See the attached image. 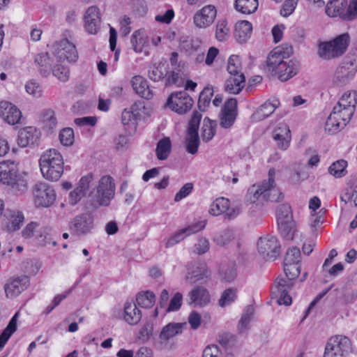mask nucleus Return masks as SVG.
<instances>
[{
    "label": "nucleus",
    "instance_id": "5",
    "mask_svg": "<svg viewBox=\"0 0 357 357\" xmlns=\"http://www.w3.org/2000/svg\"><path fill=\"white\" fill-rule=\"evenodd\" d=\"M241 61L238 55H231L228 59L227 70L230 77L225 82V89L229 93L238 94L245 86V77L241 73Z\"/></svg>",
    "mask_w": 357,
    "mask_h": 357
},
{
    "label": "nucleus",
    "instance_id": "55",
    "mask_svg": "<svg viewBox=\"0 0 357 357\" xmlns=\"http://www.w3.org/2000/svg\"><path fill=\"white\" fill-rule=\"evenodd\" d=\"M59 139L64 146H70L74 141V132L70 128H66L61 130L59 133Z\"/></svg>",
    "mask_w": 357,
    "mask_h": 357
},
{
    "label": "nucleus",
    "instance_id": "63",
    "mask_svg": "<svg viewBox=\"0 0 357 357\" xmlns=\"http://www.w3.org/2000/svg\"><path fill=\"white\" fill-rule=\"evenodd\" d=\"M202 115L198 112H194L192 118L188 123V132H198L199 126Z\"/></svg>",
    "mask_w": 357,
    "mask_h": 357
},
{
    "label": "nucleus",
    "instance_id": "9",
    "mask_svg": "<svg viewBox=\"0 0 357 357\" xmlns=\"http://www.w3.org/2000/svg\"><path fill=\"white\" fill-rule=\"evenodd\" d=\"M94 227V217L91 213L86 212L75 215L69 224L72 235L82 236L88 234Z\"/></svg>",
    "mask_w": 357,
    "mask_h": 357
},
{
    "label": "nucleus",
    "instance_id": "20",
    "mask_svg": "<svg viewBox=\"0 0 357 357\" xmlns=\"http://www.w3.org/2000/svg\"><path fill=\"white\" fill-rule=\"evenodd\" d=\"M215 6L208 5L202 8L194 15V22L199 28H206L210 26L216 17Z\"/></svg>",
    "mask_w": 357,
    "mask_h": 357
},
{
    "label": "nucleus",
    "instance_id": "2",
    "mask_svg": "<svg viewBox=\"0 0 357 357\" xmlns=\"http://www.w3.org/2000/svg\"><path fill=\"white\" fill-rule=\"evenodd\" d=\"M39 165L43 176L48 181H57L63 174L64 160L55 149H50L40 155Z\"/></svg>",
    "mask_w": 357,
    "mask_h": 357
},
{
    "label": "nucleus",
    "instance_id": "64",
    "mask_svg": "<svg viewBox=\"0 0 357 357\" xmlns=\"http://www.w3.org/2000/svg\"><path fill=\"white\" fill-rule=\"evenodd\" d=\"M193 190V184L192 183H185L179 191L175 195L174 202H178L182 199L189 195Z\"/></svg>",
    "mask_w": 357,
    "mask_h": 357
},
{
    "label": "nucleus",
    "instance_id": "10",
    "mask_svg": "<svg viewBox=\"0 0 357 357\" xmlns=\"http://www.w3.org/2000/svg\"><path fill=\"white\" fill-rule=\"evenodd\" d=\"M351 347L349 339L344 335H335L328 339L324 357H344Z\"/></svg>",
    "mask_w": 357,
    "mask_h": 357
},
{
    "label": "nucleus",
    "instance_id": "61",
    "mask_svg": "<svg viewBox=\"0 0 357 357\" xmlns=\"http://www.w3.org/2000/svg\"><path fill=\"white\" fill-rule=\"evenodd\" d=\"M183 295L177 292L170 300L168 307L166 309V312H174L178 310L182 305Z\"/></svg>",
    "mask_w": 357,
    "mask_h": 357
},
{
    "label": "nucleus",
    "instance_id": "46",
    "mask_svg": "<svg viewBox=\"0 0 357 357\" xmlns=\"http://www.w3.org/2000/svg\"><path fill=\"white\" fill-rule=\"evenodd\" d=\"M137 304L144 308L151 307L155 302V294L150 291L139 293L136 298Z\"/></svg>",
    "mask_w": 357,
    "mask_h": 357
},
{
    "label": "nucleus",
    "instance_id": "44",
    "mask_svg": "<svg viewBox=\"0 0 357 357\" xmlns=\"http://www.w3.org/2000/svg\"><path fill=\"white\" fill-rule=\"evenodd\" d=\"M185 148L188 153L195 155L197 153L199 145L198 132H188L185 140Z\"/></svg>",
    "mask_w": 357,
    "mask_h": 357
},
{
    "label": "nucleus",
    "instance_id": "43",
    "mask_svg": "<svg viewBox=\"0 0 357 357\" xmlns=\"http://www.w3.org/2000/svg\"><path fill=\"white\" fill-rule=\"evenodd\" d=\"M278 229L283 238L291 240L295 231V222L293 220H282L278 222Z\"/></svg>",
    "mask_w": 357,
    "mask_h": 357
},
{
    "label": "nucleus",
    "instance_id": "22",
    "mask_svg": "<svg viewBox=\"0 0 357 357\" xmlns=\"http://www.w3.org/2000/svg\"><path fill=\"white\" fill-rule=\"evenodd\" d=\"M189 304L193 307H204L208 305L211 301L208 291L202 286H197L189 293Z\"/></svg>",
    "mask_w": 357,
    "mask_h": 357
},
{
    "label": "nucleus",
    "instance_id": "45",
    "mask_svg": "<svg viewBox=\"0 0 357 357\" xmlns=\"http://www.w3.org/2000/svg\"><path fill=\"white\" fill-rule=\"evenodd\" d=\"M254 312L255 310L252 305H250L245 307L238 322V330L239 333H242L248 328V324L253 317Z\"/></svg>",
    "mask_w": 357,
    "mask_h": 357
},
{
    "label": "nucleus",
    "instance_id": "18",
    "mask_svg": "<svg viewBox=\"0 0 357 357\" xmlns=\"http://www.w3.org/2000/svg\"><path fill=\"white\" fill-rule=\"evenodd\" d=\"M268 176L267 181H264L259 185H254L249 189L247 197L250 202L255 203L259 197H262L264 199V193H266V190L269 186H272L274 184L275 170L273 168L269 169Z\"/></svg>",
    "mask_w": 357,
    "mask_h": 357
},
{
    "label": "nucleus",
    "instance_id": "12",
    "mask_svg": "<svg viewBox=\"0 0 357 357\" xmlns=\"http://www.w3.org/2000/svg\"><path fill=\"white\" fill-rule=\"evenodd\" d=\"M293 285L292 280L285 277H278L272 287L271 294L272 296L277 299L279 305H289L291 303V297L289 295V291Z\"/></svg>",
    "mask_w": 357,
    "mask_h": 357
},
{
    "label": "nucleus",
    "instance_id": "52",
    "mask_svg": "<svg viewBox=\"0 0 357 357\" xmlns=\"http://www.w3.org/2000/svg\"><path fill=\"white\" fill-rule=\"evenodd\" d=\"M237 289L229 288L225 289L219 299L218 303L220 307H225L234 302L236 297Z\"/></svg>",
    "mask_w": 357,
    "mask_h": 357
},
{
    "label": "nucleus",
    "instance_id": "39",
    "mask_svg": "<svg viewBox=\"0 0 357 357\" xmlns=\"http://www.w3.org/2000/svg\"><path fill=\"white\" fill-rule=\"evenodd\" d=\"M357 104L356 94L354 93L351 94V92H345L341 98L339 100L337 105L333 107L335 110L340 111L342 108L346 107H354Z\"/></svg>",
    "mask_w": 357,
    "mask_h": 357
},
{
    "label": "nucleus",
    "instance_id": "4",
    "mask_svg": "<svg viewBox=\"0 0 357 357\" xmlns=\"http://www.w3.org/2000/svg\"><path fill=\"white\" fill-rule=\"evenodd\" d=\"M357 72V48L351 50L335 72L333 83L343 86L350 82Z\"/></svg>",
    "mask_w": 357,
    "mask_h": 357
},
{
    "label": "nucleus",
    "instance_id": "33",
    "mask_svg": "<svg viewBox=\"0 0 357 357\" xmlns=\"http://www.w3.org/2000/svg\"><path fill=\"white\" fill-rule=\"evenodd\" d=\"M206 226V223L204 221H200L192 224L191 225L188 226L185 228H183L178 231H176L174 235V238L177 241L178 243L187 236L195 234L199 231L202 230Z\"/></svg>",
    "mask_w": 357,
    "mask_h": 357
},
{
    "label": "nucleus",
    "instance_id": "37",
    "mask_svg": "<svg viewBox=\"0 0 357 357\" xmlns=\"http://www.w3.org/2000/svg\"><path fill=\"white\" fill-rule=\"evenodd\" d=\"M172 149V144L169 137H164L160 139L156 146L155 153L157 158L160 160H166Z\"/></svg>",
    "mask_w": 357,
    "mask_h": 357
},
{
    "label": "nucleus",
    "instance_id": "21",
    "mask_svg": "<svg viewBox=\"0 0 357 357\" xmlns=\"http://www.w3.org/2000/svg\"><path fill=\"white\" fill-rule=\"evenodd\" d=\"M100 17L99 9L96 6H91L86 10L84 15V27L91 34H96L100 29Z\"/></svg>",
    "mask_w": 357,
    "mask_h": 357
},
{
    "label": "nucleus",
    "instance_id": "25",
    "mask_svg": "<svg viewBox=\"0 0 357 357\" xmlns=\"http://www.w3.org/2000/svg\"><path fill=\"white\" fill-rule=\"evenodd\" d=\"M273 135L280 149L285 150L288 148L291 136L289 128L287 124L280 123L274 130Z\"/></svg>",
    "mask_w": 357,
    "mask_h": 357
},
{
    "label": "nucleus",
    "instance_id": "28",
    "mask_svg": "<svg viewBox=\"0 0 357 357\" xmlns=\"http://www.w3.org/2000/svg\"><path fill=\"white\" fill-rule=\"evenodd\" d=\"M38 132L35 127L29 126L20 132L18 135V144L22 147H26L37 142Z\"/></svg>",
    "mask_w": 357,
    "mask_h": 357
},
{
    "label": "nucleus",
    "instance_id": "49",
    "mask_svg": "<svg viewBox=\"0 0 357 357\" xmlns=\"http://www.w3.org/2000/svg\"><path fill=\"white\" fill-rule=\"evenodd\" d=\"M51 72L52 75L61 82H66L69 79V68L60 62H58L54 66Z\"/></svg>",
    "mask_w": 357,
    "mask_h": 357
},
{
    "label": "nucleus",
    "instance_id": "62",
    "mask_svg": "<svg viewBox=\"0 0 357 357\" xmlns=\"http://www.w3.org/2000/svg\"><path fill=\"white\" fill-rule=\"evenodd\" d=\"M298 0H286L280 10V15L283 17L289 16L295 10Z\"/></svg>",
    "mask_w": 357,
    "mask_h": 357
},
{
    "label": "nucleus",
    "instance_id": "54",
    "mask_svg": "<svg viewBox=\"0 0 357 357\" xmlns=\"http://www.w3.org/2000/svg\"><path fill=\"white\" fill-rule=\"evenodd\" d=\"M277 221L280 222L282 220H293V216L291 207L287 204H283L278 206L277 211Z\"/></svg>",
    "mask_w": 357,
    "mask_h": 357
},
{
    "label": "nucleus",
    "instance_id": "40",
    "mask_svg": "<svg viewBox=\"0 0 357 357\" xmlns=\"http://www.w3.org/2000/svg\"><path fill=\"white\" fill-rule=\"evenodd\" d=\"M229 200L225 197L216 199L210 206L209 213L213 215H221L228 209Z\"/></svg>",
    "mask_w": 357,
    "mask_h": 357
},
{
    "label": "nucleus",
    "instance_id": "1",
    "mask_svg": "<svg viewBox=\"0 0 357 357\" xmlns=\"http://www.w3.org/2000/svg\"><path fill=\"white\" fill-rule=\"evenodd\" d=\"M292 53L291 46L287 47V52L274 49L268 54L264 70L268 75H277L281 82H287L298 73L301 67L299 61L296 59H284L285 55L289 56Z\"/></svg>",
    "mask_w": 357,
    "mask_h": 357
},
{
    "label": "nucleus",
    "instance_id": "47",
    "mask_svg": "<svg viewBox=\"0 0 357 357\" xmlns=\"http://www.w3.org/2000/svg\"><path fill=\"white\" fill-rule=\"evenodd\" d=\"M213 96V90L212 87L206 86L203 91L200 93L198 99V107L202 112H204L208 107L211 98Z\"/></svg>",
    "mask_w": 357,
    "mask_h": 357
},
{
    "label": "nucleus",
    "instance_id": "42",
    "mask_svg": "<svg viewBox=\"0 0 357 357\" xmlns=\"http://www.w3.org/2000/svg\"><path fill=\"white\" fill-rule=\"evenodd\" d=\"M167 72V65L160 63L158 66L151 67L149 70V77L154 82H159L165 78Z\"/></svg>",
    "mask_w": 357,
    "mask_h": 357
},
{
    "label": "nucleus",
    "instance_id": "8",
    "mask_svg": "<svg viewBox=\"0 0 357 357\" xmlns=\"http://www.w3.org/2000/svg\"><path fill=\"white\" fill-rule=\"evenodd\" d=\"M354 107L342 108L337 111L335 108L326 120L325 129L331 133L337 132L340 128H344L354 114Z\"/></svg>",
    "mask_w": 357,
    "mask_h": 357
},
{
    "label": "nucleus",
    "instance_id": "31",
    "mask_svg": "<svg viewBox=\"0 0 357 357\" xmlns=\"http://www.w3.org/2000/svg\"><path fill=\"white\" fill-rule=\"evenodd\" d=\"M132 49L135 52H142L145 47L149 45L148 36L143 29L135 31L130 38Z\"/></svg>",
    "mask_w": 357,
    "mask_h": 357
},
{
    "label": "nucleus",
    "instance_id": "13",
    "mask_svg": "<svg viewBox=\"0 0 357 357\" xmlns=\"http://www.w3.org/2000/svg\"><path fill=\"white\" fill-rule=\"evenodd\" d=\"M257 250L266 260H275L280 255V245L276 237L266 236L258 240Z\"/></svg>",
    "mask_w": 357,
    "mask_h": 357
},
{
    "label": "nucleus",
    "instance_id": "15",
    "mask_svg": "<svg viewBox=\"0 0 357 357\" xmlns=\"http://www.w3.org/2000/svg\"><path fill=\"white\" fill-rule=\"evenodd\" d=\"M29 278L26 275H20L10 278L4 285V290L8 298H15L27 289Z\"/></svg>",
    "mask_w": 357,
    "mask_h": 357
},
{
    "label": "nucleus",
    "instance_id": "29",
    "mask_svg": "<svg viewBox=\"0 0 357 357\" xmlns=\"http://www.w3.org/2000/svg\"><path fill=\"white\" fill-rule=\"evenodd\" d=\"M187 326L185 322L175 323L171 322L165 326L160 334V338L164 341H167L176 335L182 333L183 328Z\"/></svg>",
    "mask_w": 357,
    "mask_h": 357
},
{
    "label": "nucleus",
    "instance_id": "19",
    "mask_svg": "<svg viewBox=\"0 0 357 357\" xmlns=\"http://www.w3.org/2000/svg\"><path fill=\"white\" fill-rule=\"evenodd\" d=\"M0 117L10 125L20 123L21 111L13 103L8 101L0 102Z\"/></svg>",
    "mask_w": 357,
    "mask_h": 357
},
{
    "label": "nucleus",
    "instance_id": "41",
    "mask_svg": "<svg viewBox=\"0 0 357 357\" xmlns=\"http://www.w3.org/2000/svg\"><path fill=\"white\" fill-rule=\"evenodd\" d=\"M200 41L198 39L188 36H181L179 39V47L181 50L186 53L191 54L196 51L199 47Z\"/></svg>",
    "mask_w": 357,
    "mask_h": 357
},
{
    "label": "nucleus",
    "instance_id": "50",
    "mask_svg": "<svg viewBox=\"0 0 357 357\" xmlns=\"http://www.w3.org/2000/svg\"><path fill=\"white\" fill-rule=\"evenodd\" d=\"M230 29L226 20H218L216 25L215 38L219 41H225L229 36Z\"/></svg>",
    "mask_w": 357,
    "mask_h": 357
},
{
    "label": "nucleus",
    "instance_id": "57",
    "mask_svg": "<svg viewBox=\"0 0 357 357\" xmlns=\"http://www.w3.org/2000/svg\"><path fill=\"white\" fill-rule=\"evenodd\" d=\"M209 248V241L205 237H201L197 239V243L195 244L193 252L201 255L207 252Z\"/></svg>",
    "mask_w": 357,
    "mask_h": 357
},
{
    "label": "nucleus",
    "instance_id": "17",
    "mask_svg": "<svg viewBox=\"0 0 357 357\" xmlns=\"http://www.w3.org/2000/svg\"><path fill=\"white\" fill-rule=\"evenodd\" d=\"M236 116L237 100L235 98H230L225 102L220 114V126L224 128H231L235 122Z\"/></svg>",
    "mask_w": 357,
    "mask_h": 357
},
{
    "label": "nucleus",
    "instance_id": "53",
    "mask_svg": "<svg viewBox=\"0 0 357 357\" xmlns=\"http://www.w3.org/2000/svg\"><path fill=\"white\" fill-rule=\"evenodd\" d=\"M264 193V199L272 202H280L283 200L284 195L278 188H275V183L272 186H269Z\"/></svg>",
    "mask_w": 357,
    "mask_h": 357
},
{
    "label": "nucleus",
    "instance_id": "14",
    "mask_svg": "<svg viewBox=\"0 0 357 357\" xmlns=\"http://www.w3.org/2000/svg\"><path fill=\"white\" fill-rule=\"evenodd\" d=\"M115 193V185L111 176H102L99 182L96 190V200L100 206H109Z\"/></svg>",
    "mask_w": 357,
    "mask_h": 357
},
{
    "label": "nucleus",
    "instance_id": "58",
    "mask_svg": "<svg viewBox=\"0 0 357 357\" xmlns=\"http://www.w3.org/2000/svg\"><path fill=\"white\" fill-rule=\"evenodd\" d=\"M234 238V233L231 229L223 231L220 235L214 238V241L218 245L224 246L229 243Z\"/></svg>",
    "mask_w": 357,
    "mask_h": 357
},
{
    "label": "nucleus",
    "instance_id": "7",
    "mask_svg": "<svg viewBox=\"0 0 357 357\" xmlns=\"http://www.w3.org/2000/svg\"><path fill=\"white\" fill-rule=\"evenodd\" d=\"M33 203L37 208H48L53 205L56 200V192L54 188L45 182H38L33 188Z\"/></svg>",
    "mask_w": 357,
    "mask_h": 357
},
{
    "label": "nucleus",
    "instance_id": "30",
    "mask_svg": "<svg viewBox=\"0 0 357 357\" xmlns=\"http://www.w3.org/2000/svg\"><path fill=\"white\" fill-rule=\"evenodd\" d=\"M142 319L141 311L137 307L133 302H126L124 306V319L130 324L135 325Z\"/></svg>",
    "mask_w": 357,
    "mask_h": 357
},
{
    "label": "nucleus",
    "instance_id": "32",
    "mask_svg": "<svg viewBox=\"0 0 357 357\" xmlns=\"http://www.w3.org/2000/svg\"><path fill=\"white\" fill-rule=\"evenodd\" d=\"M252 30V24L246 20L238 22L235 25L234 36L240 43L246 42Z\"/></svg>",
    "mask_w": 357,
    "mask_h": 357
},
{
    "label": "nucleus",
    "instance_id": "48",
    "mask_svg": "<svg viewBox=\"0 0 357 357\" xmlns=\"http://www.w3.org/2000/svg\"><path fill=\"white\" fill-rule=\"evenodd\" d=\"M347 162L344 160H339L333 163L328 168V172L335 178H341L346 175Z\"/></svg>",
    "mask_w": 357,
    "mask_h": 357
},
{
    "label": "nucleus",
    "instance_id": "11",
    "mask_svg": "<svg viewBox=\"0 0 357 357\" xmlns=\"http://www.w3.org/2000/svg\"><path fill=\"white\" fill-rule=\"evenodd\" d=\"M194 101L185 91L172 93L167 100V106L172 111L183 114L192 108Z\"/></svg>",
    "mask_w": 357,
    "mask_h": 357
},
{
    "label": "nucleus",
    "instance_id": "56",
    "mask_svg": "<svg viewBox=\"0 0 357 357\" xmlns=\"http://www.w3.org/2000/svg\"><path fill=\"white\" fill-rule=\"evenodd\" d=\"M93 177L92 174H89L86 176H84L80 178L77 188L79 190L80 192L84 194V195H86L93 185Z\"/></svg>",
    "mask_w": 357,
    "mask_h": 357
},
{
    "label": "nucleus",
    "instance_id": "51",
    "mask_svg": "<svg viewBox=\"0 0 357 357\" xmlns=\"http://www.w3.org/2000/svg\"><path fill=\"white\" fill-rule=\"evenodd\" d=\"M284 271L285 278L291 280L296 278L301 273L300 263H285L284 262Z\"/></svg>",
    "mask_w": 357,
    "mask_h": 357
},
{
    "label": "nucleus",
    "instance_id": "27",
    "mask_svg": "<svg viewBox=\"0 0 357 357\" xmlns=\"http://www.w3.org/2000/svg\"><path fill=\"white\" fill-rule=\"evenodd\" d=\"M52 61L48 53L38 54L34 59L39 73L45 77L50 75L54 67Z\"/></svg>",
    "mask_w": 357,
    "mask_h": 357
},
{
    "label": "nucleus",
    "instance_id": "59",
    "mask_svg": "<svg viewBox=\"0 0 357 357\" xmlns=\"http://www.w3.org/2000/svg\"><path fill=\"white\" fill-rule=\"evenodd\" d=\"M301 259V251L296 247L289 248L284 257L285 263H300Z\"/></svg>",
    "mask_w": 357,
    "mask_h": 357
},
{
    "label": "nucleus",
    "instance_id": "34",
    "mask_svg": "<svg viewBox=\"0 0 357 357\" xmlns=\"http://www.w3.org/2000/svg\"><path fill=\"white\" fill-rule=\"evenodd\" d=\"M209 276V272L204 265L197 267L195 270L192 272L188 273L185 276V281L190 285L204 280Z\"/></svg>",
    "mask_w": 357,
    "mask_h": 357
},
{
    "label": "nucleus",
    "instance_id": "38",
    "mask_svg": "<svg viewBox=\"0 0 357 357\" xmlns=\"http://www.w3.org/2000/svg\"><path fill=\"white\" fill-rule=\"evenodd\" d=\"M259 6L258 0H236V9L243 14L255 13Z\"/></svg>",
    "mask_w": 357,
    "mask_h": 357
},
{
    "label": "nucleus",
    "instance_id": "60",
    "mask_svg": "<svg viewBox=\"0 0 357 357\" xmlns=\"http://www.w3.org/2000/svg\"><path fill=\"white\" fill-rule=\"evenodd\" d=\"M26 91L28 93L36 98H39L42 96V87L36 81L30 80L26 82L25 85Z\"/></svg>",
    "mask_w": 357,
    "mask_h": 357
},
{
    "label": "nucleus",
    "instance_id": "24",
    "mask_svg": "<svg viewBox=\"0 0 357 357\" xmlns=\"http://www.w3.org/2000/svg\"><path fill=\"white\" fill-rule=\"evenodd\" d=\"M131 84L135 92L142 98L150 100L153 98V93L150 89L146 79L143 77L134 76L131 79Z\"/></svg>",
    "mask_w": 357,
    "mask_h": 357
},
{
    "label": "nucleus",
    "instance_id": "16",
    "mask_svg": "<svg viewBox=\"0 0 357 357\" xmlns=\"http://www.w3.org/2000/svg\"><path fill=\"white\" fill-rule=\"evenodd\" d=\"M54 54L58 59L57 62L62 60L74 62L78 57L75 45L67 39L62 40L56 44Z\"/></svg>",
    "mask_w": 357,
    "mask_h": 357
},
{
    "label": "nucleus",
    "instance_id": "35",
    "mask_svg": "<svg viewBox=\"0 0 357 357\" xmlns=\"http://www.w3.org/2000/svg\"><path fill=\"white\" fill-rule=\"evenodd\" d=\"M216 121H211L207 117L204 119L201 132V137L204 142H208L213 139L216 132Z\"/></svg>",
    "mask_w": 357,
    "mask_h": 357
},
{
    "label": "nucleus",
    "instance_id": "23",
    "mask_svg": "<svg viewBox=\"0 0 357 357\" xmlns=\"http://www.w3.org/2000/svg\"><path fill=\"white\" fill-rule=\"evenodd\" d=\"M348 3L347 0H331L326 7V13L330 17L340 16L344 20L347 17Z\"/></svg>",
    "mask_w": 357,
    "mask_h": 357
},
{
    "label": "nucleus",
    "instance_id": "36",
    "mask_svg": "<svg viewBox=\"0 0 357 357\" xmlns=\"http://www.w3.org/2000/svg\"><path fill=\"white\" fill-rule=\"evenodd\" d=\"M9 222L7 225V229L9 231H15L20 229L23 221L24 215L20 211H8L6 215Z\"/></svg>",
    "mask_w": 357,
    "mask_h": 357
},
{
    "label": "nucleus",
    "instance_id": "3",
    "mask_svg": "<svg viewBox=\"0 0 357 357\" xmlns=\"http://www.w3.org/2000/svg\"><path fill=\"white\" fill-rule=\"evenodd\" d=\"M350 42L349 33H344L334 39L319 44L317 54L324 60H331L342 56Z\"/></svg>",
    "mask_w": 357,
    "mask_h": 357
},
{
    "label": "nucleus",
    "instance_id": "26",
    "mask_svg": "<svg viewBox=\"0 0 357 357\" xmlns=\"http://www.w3.org/2000/svg\"><path fill=\"white\" fill-rule=\"evenodd\" d=\"M278 99L268 100L253 114L255 120L260 121L268 117L280 106Z\"/></svg>",
    "mask_w": 357,
    "mask_h": 357
},
{
    "label": "nucleus",
    "instance_id": "6",
    "mask_svg": "<svg viewBox=\"0 0 357 357\" xmlns=\"http://www.w3.org/2000/svg\"><path fill=\"white\" fill-rule=\"evenodd\" d=\"M17 172V165L13 161L3 160L0 162V182L23 192L26 189L27 183Z\"/></svg>",
    "mask_w": 357,
    "mask_h": 357
}]
</instances>
